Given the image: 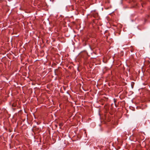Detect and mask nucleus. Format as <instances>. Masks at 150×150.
Returning <instances> with one entry per match:
<instances>
[{
    "label": "nucleus",
    "mask_w": 150,
    "mask_h": 150,
    "mask_svg": "<svg viewBox=\"0 0 150 150\" xmlns=\"http://www.w3.org/2000/svg\"><path fill=\"white\" fill-rule=\"evenodd\" d=\"M141 134V133H138L135 134L134 135L135 137H136L137 139H139L140 138V134Z\"/></svg>",
    "instance_id": "1"
},
{
    "label": "nucleus",
    "mask_w": 150,
    "mask_h": 150,
    "mask_svg": "<svg viewBox=\"0 0 150 150\" xmlns=\"http://www.w3.org/2000/svg\"><path fill=\"white\" fill-rule=\"evenodd\" d=\"M17 105V104L16 103H14L12 104V106L13 107H15Z\"/></svg>",
    "instance_id": "2"
},
{
    "label": "nucleus",
    "mask_w": 150,
    "mask_h": 150,
    "mask_svg": "<svg viewBox=\"0 0 150 150\" xmlns=\"http://www.w3.org/2000/svg\"><path fill=\"white\" fill-rule=\"evenodd\" d=\"M98 16V13H96L95 14H93V16L94 17H96Z\"/></svg>",
    "instance_id": "3"
},
{
    "label": "nucleus",
    "mask_w": 150,
    "mask_h": 150,
    "mask_svg": "<svg viewBox=\"0 0 150 150\" xmlns=\"http://www.w3.org/2000/svg\"><path fill=\"white\" fill-rule=\"evenodd\" d=\"M130 51L131 52H133L134 50L133 49H132Z\"/></svg>",
    "instance_id": "4"
},
{
    "label": "nucleus",
    "mask_w": 150,
    "mask_h": 150,
    "mask_svg": "<svg viewBox=\"0 0 150 150\" xmlns=\"http://www.w3.org/2000/svg\"><path fill=\"white\" fill-rule=\"evenodd\" d=\"M132 86V88H133V86Z\"/></svg>",
    "instance_id": "5"
}]
</instances>
